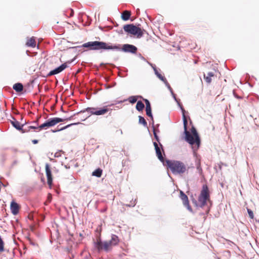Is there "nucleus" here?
<instances>
[{"label":"nucleus","mask_w":259,"mask_h":259,"mask_svg":"<svg viewBox=\"0 0 259 259\" xmlns=\"http://www.w3.org/2000/svg\"><path fill=\"white\" fill-rule=\"evenodd\" d=\"M183 110V119L184 123V133L185 134V140L190 144L194 151H196L199 148L200 145V139L197 132L196 128L192 126L191 128L192 134L187 130V120L185 115V110Z\"/></svg>","instance_id":"obj_1"},{"label":"nucleus","mask_w":259,"mask_h":259,"mask_svg":"<svg viewBox=\"0 0 259 259\" xmlns=\"http://www.w3.org/2000/svg\"><path fill=\"white\" fill-rule=\"evenodd\" d=\"M82 47L84 48H88L90 50H114L120 51V45H112L110 43H106L104 41H89L83 44Z\"/></svg>","instance_id":"obj_2"},{"label":"nucleus","mask_w":259,"mask_h":259,"mask_svg":"<svg viewBox=\"0 0 259 259\" xmlns=\"http://www.w3.org/2000/svg\"><path fill=\"white\" fill-rule=\"evenodd\" d=\"M119 242L118 237L116 235L113 234L111 236V238L109 241H105L102 242L101 238L99 237L96 242H94V246L98 250L99 252L104 250L106 252H108L111 250L113 246L117 245Z\"/></svg>","instance_id":"obj_3"},{"label":"nucleus","mask_w":259,"mask_h":259,"mask_svg":"<svg viewBox=\"0 0 259 259\" xmlns=\"http://www.w3.org/2000/svg\"><path fill=\"white\" fill-rule=\"evenodd\" d=\"M164 165L175 175L183 174L188 169V167L183 162L178 160H166Z\"/></svg>","instance_id":"obj_4"},{"label":"nucleus","mask_w":259,"mask_h":259,"mask_svg":"<svg viewBox=\"0 0 259 259\" xmlns=\"http://www.w3.org/2000/svg\"><path fill=\"white\" fill-rule=\"evenodd\" d=\"M110 105L104 106L102 107H88L85 109L81 111L80 112H89L92 115H103L107 114L109 111H111L112 109L109 108Z\"/></svg>","instance_id":"obj_5"},{"label":"nucleus","mask_w":259,"mask_h":259,"mask_svg":"<svg viewBox=\"0 0 259 259\" xmlns=\"http://www.w3.org/2000/svg\"><path fill=\"white\" fill-rule=\"evenodd\" d=\"M72 118V116L63 119L59 117H54L51 118L47 120L45 123L41 124L40 125L38 126L39 130L40 131L41 130H47L50 127L56 125L57 123L63 122L65 120H69Z\"/></svg>","instance_id":"obj_6"},{"label":"nucleus","mask_w":259,"mask_h":259,"mask_svg":"<svg viewBox=\"0 0 259 259\" xmlns=\"http://www.w3.org/2000/svg\"><path fill=\"white\" fill-rule=\"evenodd\" d=\"M123 29L125 32L135 35L138 38L142 37L143 35L144 30L133 24L124 25Z\"/></svg>","instance_id":"obj_7"},{"label":"nucleus","mask_w":259,"mask_h":259,"mask_svg":"<svg viewBox=\"0 0 259 259\" xmlns=\"http://www.w3.org/2000/svg\"><path fill=\"white\" fill-rule=\"evenodd\" d=\"M209 198L208 188L206 185H204L198 197V202L200 203V206L203 207L205 205L207 201L209 200Z\"/></svg>","instance_id":"obj_8"},{"label":"nucleus","mask_w":259,"mask_h":259,"mask_svg":"<svg viewBox=\"0 0 259 259\" xmlns=\"http://www.w3.org/2000/svg\"><path fill=\"white\" fill-rule=\"evenodd\" d=\"M72 61H68L63 64H62L59 67L56 68V69L51 71L47 75V77L57 74L58 73H60L62 71H63L65 69L68 67V64L71 63Z\"/></svg>","instance_id":"obj_9"},{"label":"nucleus","mask_w":259,"mask_h":259,"mask_svg":"<svg viewBox=\"0 0 259 259\" xmlns=\"http://www.w3.org/2000/svg\"><path fill=\"white\" fill-rule=\"evenodd\" d=\"M72 61H68L63 64H62L59 67L56 68V69L51 71L47 75V77L57 74L58 73H60L62 71H63L65 69L68 67V64L71 63Z\"/></svg>","instance_id":"obj_10"},{"label":"nucleus","mask_w":259,"mask_h":259,"mask_svg":"<svg viewBox=\"0 0 259 259\" xmlns=\"http://www.w3.org/2000/svg\"><path fill=\"white\" fill-rule=\"evenodd\" d=\"M120 50H122L124 52H129L135 54L137 51V48L136 47L132 45L124 44L122 47H121Z\"/></svg>","instance_id":"obj_11"},{"label":"nucleus","mask_w":259,"mask_h":259,"mask_svg":"<svg viewBox=\"0 0 259 259\" xmlns=\"http://www.w3.org/2000/svg\"><path fill=\"white\" fill-rule=\"evenodd\" d=\"M45 169H46V175L47 177V183L51 187L53 183V178L52 175V172L51 170V168L50 167V165L48 163H46L45 165Z\"/></svg>","instance_id":"obj_12"},{"label":"nucleus","mask_w":259,"mask_h":259,"mask_svg":"<svg viewBox=\"0 0 259 259\" xmlns=\"http://www.w3.org/2000/svg\"><path fill=\"white\" fill-rule=\"evenodd\" d=\"M153 145L154 146V148L156 151V156H157L158 159L163 163V164H165V160H164L162 154V152L161 151L160 148L158 146V144L156 142H154Z\"/></svg>","instance_id":"obj_13"},{"label":"nucleus","mask_w":259,"mask_h":259,"mask_svg":"<svg viewBox=\"0 0 259 259\" xmlns=\"http://www.w3.org/2000/svg\"><path fill=\"white\" fill-rule=\"evenodd\" d=\"M20 208V206L17 203L14 201H13L11 203L10 205V209L11 210L12 213L14 215H16L19 213V210Z\"/></svg>","instance_id":"obj_14"},{"label":"nucleus","mask_w":259,"mask_h":259,"mask_svg":"<svg viewBox=\"0 0 259 259\" xmlns=\"http://www.w3.org/2000/svg\"><path fill=\"white\" fill-rule=\"evenodd\" d=\"M11 122L14 127H15L17 130L20 131L22 133H24L29 131V130H26L22 128L23 124L21 125L20 123L15 119L14 120L11 121Z\"/></svg>","instance_id":"obj_15"},{"label":"nucleus","mask_w":259,"mask_h":259,"mask_svg":"<svg viewBox=\"0 0 259 259\" xmlns=\"http://www.w3.org/2000/svg\"><path fill=\"white\" fill-rule=\"evenodd\" d=\"M146 104V114L149 117H150L152 120H153V118L151 112V108L149 101L147 99H144Z\"/></svg>","instance_id":"obj_16"},{"label":"nucleus","mask_w":259,"mask_h":259,"mask_svg":"<svg viewBox=\"0 0 259 259\" xmlns=\"http://www.w3.org/2000/svg\"><path fill=\"white\" fill-rule=\"evenodd\" d=\"M180 197L183 201V204L185 206L189 207V202L187 196L181 190L180 192Z\"/></svg>","instance_id":"obj_17"},{"label":"nucleus","mask_w":259,"mask_h":259,"mask_svg":"<svg viewBox=\"0 0 259 259\" xmlns=\"http://www.w3.org/2000/svg\"><path fill=\"white\" fill-rule=\"evenodd\" d=\"M26 45L28 47L34 48L36 46V41L34 37H32L28 39L26 43Z\"/></svg>","instance_id":"obj_18"},{"label":"nucleus","mask_w":259,"mask_h":259,"mask_svg":"<svg viewBox=\"0 0 259 259\" xmlns=\"http://www.w3.org/2000/svg\"><path fill=\"white\" fill-rule=\"evenodd\" d=\"M214 76V74L213 72L208 73L207 76H206L205 74H204V79L207 83H210L211 82V80H212L211 78L213 77Z\"/></svg>","instance_id":"obj_19"},{"label":"nucleus","mask_w":259,"mask_h":259,"mask_svg":"<svg viewBox=\"0 0 259 259\" xmlns=\"http://www.w3.org/2000/svg\"><path fill=\"white\" fill-rule=\"evenodd\" d=\"M131 15V13L130 11H126V10L124 11L122 13L121 18L122 20H123L124 21H126L130 19Z\"/></svg>","instance_id":"obj_20"},{"label":"nucleus","mask_w":259,"mask_h":259,"mask_svg":"<svg viewBox=\"0 0 259 259\" xmlns=\"http://www.w3.org/2000/svg\"><path fill=\"white\" fill-rule=\"evenodd\" d=\"M13 89L17 92H20L23 91V86L21 83H17L14 84Z\"/></svg>","instance_id":"obj_21"},{"label":"nucleus","mask_w":259,"mask_h":259,"mask_svg":"<svg viewBox=\"0 0 259 259\" xmlns=\"http://www.w3.org/2000/svg\"><path fill=\"white\" fill-rule=\"evenodd\" d=\"M157 132H159V131L158 130H156L155 128V127H153V134H154V137L156 139V141L159 143V145H160V146L161 147L162 151L163 152V153L164 154V150L162 148V145L159 142V139L158 136L157 135Z\"/></svg>","instance_id":"obj_22"},{"label":"nucleus","mask_w":259,"mask_h":259,"mask_svg":"<svg viewBox=\"0 0 259 259\" xmlns=\"http://www.w3.org/2000/svg\"><path fill=\"white\" fill-rule=\"evenodd\" d=\"M136 108L138 111H141L144 108V104L142 101H139L137 102Z\"/></svg>","instance_id":"obj_23"},{"label":"nucleus","mask_w":259,"mask_h":259,"mask_svg":"<svg viewBox=\"0 0 259 259\" xmlns=\"http://www.w3.org/2000/svg\"><path fill=\"white\" fill-rule=\"evenodd\" d=\"M102 174V170L100 168H98L94 171L92 173V175L97 177L100 178L101 177Z\"/></svg>","instance_id":"obj_24"},{"label":"nucleus","mask_w":259,"mask_h":259,"mask_svg":"<svg viewBox=\"0 0 259 259\" xmlns=\"http://www.w3.org/2000/svg\"><path fill=\"white\" fill-rule=\"evenodd\" d=\"M139 122L142 124L145 127L147 126V123L144 118L141 116H139Z\"/></svg>","instance_id":"obj_25"},{"label":"nucleus","mask_w":259,"mask_h":259,"mask_svg":"<svg viewBox=\"0 0 259 259\" xmlns=\"http://www.w3.org/2000/svg\"><path fill=\"white\" fill-rule=\"evenodd\" d=\"M155 74H156V75L157 76V77L160 80H161L162 81H163L165 83L167 82V80H166V78L164 76H163L161 74L159 73L158 72V71L156 69H155Z\"/></svg>","instance_id":"obj_26"},{"label":"nucleus","mask_w":259,"mask_h":259,"mask_svg":"<svg viewBox=\"0 0 259 259\" xmlns=\"http://www.w3.org/2000/svg\"><path fill=\"white\" fill-rule=\"evenodd\" d=\"M137 100L138 99L137 96H131L128 98L129 102L132 104L136 103Z\"/></svg>","instance_id":"obj_27"},{"label":"nucleus","mask_w":259,"mask_h":259,"mask_svg":"<svg viewBox=\"0 0 259 259\" xmlns=\"http://www.w3.org/2000/svg\"><path fill=\"white\" fill-rule=\"evenodd\" d=\"M4 242L0 237V253L4 251Z\"/></svg>","instance_id":"obj_28"},{"label":"nucleus","mask_w":259,"mask_h":259,"mask_svg":"<svg viewBox=\"0 0 259 259\" xmlns=\"http://www.w3.org/2000/svg\"><path fill=\"white\" fill-rule=\"evenodd\" d=\"M136 200H135L134 201H133V200H132V201H131L130 204H124L123 206H128V207H133L136 205Z\"/></svg>","instance_id":"obj_29"},{"label":"nucleus","mask_w":259,"mask_h":259,"mask_svg":"<svg viewBox=\"0 0 259 259\" xmlns=\"http://www.w3.org/2000/svg\"><path fill=\"white\" fill-rule=\"evenodd\" d=\"M247 212H248L249 217L251 219H253V212L250 209H247Z\"/></svg>","instance_id":"obj_30"},{"label":"nucleus","mask_w":259,"mask_h":259,"mask_svg":"<svg viewBox=\"0 0 259 259\" xmlns=\"http://www.w3.org/2000/svg\"><path fill=\"white\" fill-rule=\"evenodd\" d=\"M76 124V123H72V124H70L67 125H66V126H64V127H63L61 128H60V129H59V130H57V131H61V130H64V129L66 128L67 127H68L70 126V125H74V124ZM56 132V131H53V132Z\"/></svg>","instance_id":"obj_31"},{"label":"nucleus","mask_w":259,"mask_h":259,"mask_svg":"<svg viewBox=\"0 0 259 259\" xmlns=\"http://www.w3.org/2000/svg\"><path fill=\"white\" fill-rule=\"evenodd\" d=\"M29 129H38V126H29Z\"/></svg>","instance_id":"obj_32"},{"label":"nucleus","mask_w":259,"mask_h":259,"mask_svg":"<svg viewBox=\"0 0 259 259\" xmlns=\"http://www.w3.org/2000/svg\"><path fill=\"white\" fill-rule=\"evenodd\" d=\"M32 142L34 144H37L38 141L37 140H33L32 141Z\"/></svg>","instance_id":"obj_33"},{"label":"nucleus","mask_w":259,"mask_h":259,"mask_svg":"<svg viewBox=\"0 0 259 259\" xmlns=\"http://www.w3.org/2000/svg\"><path fill=\"white\" fill-rule=\"evenodd\" d=\"M28 217L30 220L32 219V215L31 214H29Z\"/></svg>","instance_id":"obj_34"}]
</instances>
